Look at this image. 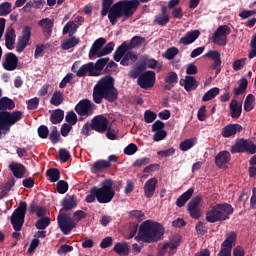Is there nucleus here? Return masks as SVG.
<instances>
[{
    "instance_id": "nucleus-1",
    "label": "nucleus",
    "mask_w": 256,
    "mask_h": 256,
    "mask_svg": "<svg viewBox=\"0 0 256 256\" xmlns=\"http://www.w3.org/2000/svg\"><path fill=\"white\" fill-rule=\"evenodd\" d=\"M113 0H103L101 15L105 17L108 15L110 23L117 24V19H127L133 17L137 7H139V0H122L114 4Z\"/></svg>"
},
{
    "instance_id": "nucleus-2",
    "label": "nucleus",
    "mask_w": 256,
    "mask_h": 256,
    "mask_svg": "<svg viewBox=\"0 0 256 256\" xmlns=\"http://www.w3.org/2000/svg\"><path fill=\"white\" fill-rule=\"evenodd\" d=\"M165 235V228L161 223L153 220L144 221L139 228L138 235L135 237V241H143V243H156L161 241Z\"/></svg>"
},
{
    "instance_id": "nucleus-3",
    "label": "nucleus",
    "mask_w": 256,
    "mask_h": 256,
    "mask_svg": "<svg viewBox=\"0 0 256 256\" xmlns=\"http://www.w3.org/2000/svg\"><path fill=\"white\" fill-rule=\"evenodd\" d=\"M118 93L115 89V80L111 76H105L101 78L94 87L93 99L99 104L106 99L113 102L117 99Z\"/></svg>"
},
{
    "instance_id": "nucleus-4",
    "label": "nucleus",
    "mask_w": 256,
    "mask_h": 256,
    "mask_svg": "<svg viewBox=\"0 0 256 256\" xmlns=\"http://www.w3.org/2000/svg\"><path fill=\"white\" fill-rule=\"evenodd\" d=\"M233 213V207L229 204H216L212 206L206 213L208 223H217V221H225Z\"/></svg>"
},
{
    "instance_id": "nucleus-5",
    "label": "nucleus",
    "mask_w": 256,
    "mask_h": 256,
    "mask_svg": "<svg viewBox=\"0 0 256 256\" xmlns=\"http://www.w3.org/2000/svg\"><path fill=\"white\" fill-rule=\"evenodd\" d=\"M98 203H111L115 197V189H113V181L105 180L101 183V187H96Z\"/></svg>"
},
{
    "instance_id": "nucleus-6",
    "label": "nucleus",
    "mask_w": 256,
    "mask_h": 256,
    "mask_svg": "<svg viewBox=\"0 0 256 256\" xmlns=\"http://www.w3.org/2000/svg\"><path fill=\"white\" fill-rule=\"evenodd\" d=\"M106 40L105 38L97 39L90 49V57H103L104 55H109L113 51L115 44L113 42L108 43L104 48Z\"/></svg>"
},
{
    "instance_id": "nucleus-7",
    "label": "nucleus",
    "mask_w": 256,
    "mask_h": 256,
    "mask_svg": "<svg viewBox=\"0 0 256 256\" xmlns=\"http://www.w3.org/2000/svg\"><path fill=\"white\" fill-rule=\"evenodd\" d=\"M122 59V60H121ZM115 61H121V65H131L137 61V55L129 51V47L126 44H122L114 54Z\"/></svg>"
},
{
    "instance_id": "nucleus-8",
    "label": "nucleus",
    "mask_w": 256,
    "mask_h": 256,
    "mask_svg": "<svg viewBox=\"0 0 256 256\" xmlns=\"http://www.w3.org/2000/svg\"><path fill=\"white\" fill-rule=\"evenodd\" d=\"M179 245H181V236L172 237L169 241L159 245L158 256H164L166 253H168L169 256L175 255Z\"/></svg>"
},
{
    "instance_id": "nucleus-9",
    "label": "nucleus",
    "mask_w": 256,
    "mask_h": 256,
    "mask_svg": "<svg viewBox=\"0 0 256 256\" xmlns=\"http://www.w3.org/2000/svg\"><path fill=\"white\" fill-rule=\"evenodd\" d=\"M25 213H27V203L20 202L19 207L13 212L11 216V223L14 230L21 231L23 223H25Z\"/></svg>"
},
{
    "instance_id": "nucleus-10",
    "label": "nucleus",
    "mask_w": 256,
    "mask_h": 256,
    "mask_svg": "<svg viewBox=\"0 0 256 256\" xmlns=\"http://www.w3.org/2000/svg\"><path fill=\"white\" fill-rule=\"evenodd\" d=\"M231 153H256V145L251 140L240 139L230 148Z\"/></svg>"
},
{
    "instance_id": "nucleus-11",
    "label": "nucleus",
    "mask_w": 256,
    "mask_h": 256,
    "mask_svg": "<svg viewBox=\"0 0 256 256\" xmlns=\"http://www.w3.org/2000/svg\"><path fill=\"white\" fill-rule=\"evenodd\" d=\"M237 241V233L230 232L226 234V239L221 244L220 252L218 256H231V251L235 247Z\"/></svg>"
},
{
    "instance_id": "nucleus-12",
    "label": "nucleus",
    "mask_w": 256,
    "mask_h": 256,
    "mask_svg": "<svg viewBox=\"0 0 256 256\" xmlns=\"http://www.w3.org/2000/svg\"><path fill=\"white\" fill-rule=\"evenodd\" d=\"M227 35H231V28L227 25L219 26L212 36V41L223 47L227 45Z\"/></svg>"
},
{
    "instance_id": "nucleus-13",
    "label": "nucleus",
    "mask_w": 256,
    "mask_h": 256,
    "mask_svg": "<svg viewBox=\"0 0 256 256\" xmlns=\"http://www.w3.org/2000/svg\"><path fill=\"white\" fill-rule=\"evenodd\" d=\"M58 226L64 235H69L75 229V222L69 215L60 212L58 215Z\"/></svg>"
},
{
    "instance_id": "nucleus-14",
    "label": "nucleus",
    "mask_w": 256,
    "mask_h": 256,
    "mask_svg": "<svg viewBox=\"0 0 256 256\" xmlns=\"http://www.w3.org/2000/svg\"><path fill=\"white\" fill-rule=\"evenodd\" d=\"M138 85L142 89H149L155 85V72L146 71L138 78Z\"/></svg>"
},
{
    "instance_id": "nucleus-15",
    "label": "nucleus",
    "mask_w": 256,
    "mask_h": 256,
    "mask_svg": "<svg viewBox=\"0 0 256 256\" xmlns=\"http://www.w3.org/2000/svg\"><path fill=\"white\" fill-rule=\"evenodd\" d=\"M201 201H203V196L198 195L188 203V211L192 219H199L201 217V209H199Z\"/></svg>"
},
{
    "instance_id": "nucleus-16",
    "label": "nucleus",
    "mask_w": 256,
    "mask_h": 256,
    "mask_svg": "<svg viewBox=\"0 0 256 256\" xmlns=\"http://www.w3.org/2000/svg\"><path fill=\"white\" fill-rule=\"evenodd\" d=\"M75 110L78 115L89 116L95 111V104L89 100H82L76 105Z\"/></svg>"
},
{
    "instance_id": "nucleus-17",
    "label": "nucleus",
    "mask_w": 256,
    "mask_h": 256,
    "mask_svg": "<svg viewBox=\"0 0 256 256\" xmlns=\"http://www.w3.org/2000/svg\"><path fill=\"white\" fill-rule=\"evenodd\" d=\"M109 127V120L103 115H99L92 120V129L98 133H104V131Z\"/></svg>"
},
{
    "instance_id": "nucleus-18",
    "label": "nucleus",
    "mask_w": 256,
    "mask_h": 256,
    "mask_svg": "<svg viewBox=\"0 0 256 256\" xmlns=\"http://www.w3.org/2000/svg\"><path fill=\"white\" fill-rule=\"evenodd\" d=\"M31 39V28L25 27L22 32V36L18 41L16 51L17 53H23L25 51V47L29 44Z\"/></svg>"
},
{
    "instance_id": "nucleus-19",
    "label": "nucleus",
    "mask_w": 256,
    "mask_h": 256,
    "mask_svg": "<svg viewBox=\"0 0 256 256\" xmlns=\"http://www.w3.org/2000/svg\"><path fill=\"white\" fill-rule=\"evenodd\" d=\"M76 75L77 77H85V75H89L90 77H98L95 70V63L90 62L88 64L82 65L77 71Z\"/></svg>"
},
{
    "instance_id": "nucleus-20",
    "label": "nucleus",
    "mask_w": 256,
    "mask_h": 256,
    "mask_svg": "<svg viewBox=\"0 0 256 256\" xmlns=\"http://www.w3.org/2000/svg\"><path fill=\"white\" fill-rule=\"evenodd\" d=\"M229 161H231V154L228 151L220 152L215 158V164L219 169H227Z\"/></svg>"
},
{
    "instance_id": "nucleus-21",
    "label": "nucleus",
    "mask_w": 256,
    "mask_h": 256,
    "mask_svg": "<svg viewBox=\"0 0 256 256\" xmlns=\"http://www.w3.org/2000/svg\"><path fill=\"white\" fill-rule=\"evenodd\" d=\"M19 63V58L13 53H8L5 57L3 67L6 71H15L17 69V64Z\"/></svg>"
},
{
    "instance_id": "nucleus-22",
    "label": "nucleus",
    "mask_w": 256,
    "mask_h": 256,
    "mask_svg": "<svg viewBox=\"0 0 256 256\" xmlns=\"http://www.w3.org/2000/svg\"><path fill=\"white\" fill-rule=\"evenodd\" d=\"M157 178H150L144 184V195L147 199H151L155 195V190L157 189Z\"/></svg>"
},
{
    "instance_id": "nucleus-23",
    "label": "nucleus",
    "mask_w": 256,
    "mask_h": 256,
    "mask_svg": "<svg viewBox=\"0 0 256 256\" xmlns=\"http://www.w3.org/2000/svg\"><path fill=\"white\" fill-rule=\"evenodd\" d=\"M240 131H243V127L239 124H229L222 130V137L225 139L229 137H233V135H237V133H240Z\"/></svg>"
},
{
    "instance_id": "nucleus-24",
    "label": "nucleus",
    "mask_w": 256,
    "mask_h": 256,
    "mask_svg": "<svg viewBox=\"0 0 256 256\" xmlns=\"http://www.w3.org/2000/svg\"><path fill=\"white\" fill-rule=\"evenodd\" d=\"M199 35H201L199 30L189 31L180 39V43L181 45H191V43H195L199 39Z\"/></svg>"
},
{
    "instance_id": "nucleus-25",
    "label": "nucleus",
    "mask_w": 256,
    "mask_h": 256,
    "mask_svg": "<svg viewBox=\"0 0 256 256\" xmlns=\"http://www.w3.org/2000/svg\"><path fill=\"white\" fill-rule=\"evenodd\" d=\"M80 41L81 40L79 38L73 35H69V38H66L63 40L61 44V49H63L64 51H69V49H73V47H77Z\"/></svg>"
},
{
    "instance_id": "nucleus-26",
    "label": "nucleus",
    "mask_w": 256,
    "mask_h": 256,
    "mask_svg": "<svg viewBox=\"0 0 256 256\" xmlns=\"http://www.w3.org/2000/svg\"><path fill=\"white\" fill-rule=\"evenodd\" d=\"M243 111V105L237 100H232L230 103V113L232 119H239Z\"/></svg>"
},
{
    "instance_id": "nucleus-27",
    "label": "nucleus",
    "mask_w": 256,
    "mask_h": 256,
    "mask_svg": "<svg viewBox=\"0 0 256 256\" xmlns=\"http://www.w3.org/2000/svg\"><path fill=\"white\" fill-rule=\"evenodd\" d=\"M180 85H183L186 91H194L198 86L197 80L192 76H186L185 79H181Z\"/></svg>"
},
{
    "instance_id": "nucleus-28",
    "label": "nucleus",
    "mask_w": 256,
    "mask_h": 256,
    "mask_svg": "<svg viewBox=\"0 0 256 256\" xmlns=\"http://www.w3.org/2000/svg\"><path fill=\"white\" fill-rule=\"evenodd\" d=\"M9 169L12 171L14 177L23 179V176L25 175V166H23V164L13 162L9 165Z\"/></svg>"
},
{
    "instance_id": "nucleus-29",
    "label": "nucleus",
    "mask_w": 256,
    "mask_h": 256,
    "mask_svg": "<svg viewBox=\"0 0 256 256\" xmlns=\"http://www.w3.org/2000/svg\"><path fill=\"white\" fill-rule=\"evenodd\" d=\"M40 27H42L43 33L46 35V37H49L51 33L53 32V21L49 18L42 19L39 22Z\"/></svg>"
},
{
    "instance_id": "nucleus-30",
    "label": "nucleus",
    "mask_w": 256,
    "mask_h": 256,
    "mask_svg": "<svg viewBox=\"0 0 256 256\" xmlns=\"http://www.w3.org/2000/svg\"><path fill=\"white\" fill-rule=\"evenodd\" d=\"M194 191L195 190L193 188H189L186 192H184L176 201L177 207H184L185 203H187V201L193 197Z\"/></svg>"
},
{
    "instance_id": "nucleus-31",
    "label": "nucleus",
    "mask_w": 256,
    "mask_h": 256,
    "mask_svg": "<svg viewBox=\"0 0 256 256\" xmlns=\"http://www.w3.org/2000/svg\"><path fill=\"white\" fill-rule=\"evenodd\" d=\"M178 79H179V77L177 76V73L169 72L166 75V78H165V83H166L165 88L166 89H173V87H175Z\"/></svg>"
},
{
    "instance_id": "nucleus-32",
    "label": "nucleus",
    "mask_w": 256,
    "mask_h": 256,
    "mask_svg": "<svg viewBox=\"0 0 256 256\" xmlns=\"http://www.w3.org/2000/svg\"><path fill=\"white\" fill-rule=\"evenodd\" d=\"M205 57L208 59L214 60L213 68L217 69L221 65V53L219 51L210 50L208 53L205 54Z\"/></svg>"
},
{
    "instance_id": "nucleus-33",
    "label": "nucleus",
    "mask_w": 256,
    "mask_h": 256,
    "mask_svg": "<svg viewBox=\"0 0 256 256\" xmlns=\"http://www.w3.org/2000/svg\"><path fill=\"white\" fill-rule=\"evenodd\" d=\"M114 251L118 255H129V244L127 242H119L114 245Z\"/></svg>"
},
{
    "instance_id": "nucleus-34",
    "label": "nucleus",
    "mask_w": 256,
    "mask_h": 256,
    "mask_svg": "<svg viewBox=\"0 0 256 256\" xmlns=\"http://www.w3.org/2000/svg\"><path fill=\"white\" fill-rule=\"evenodd\" d=\"M6 47L7 49H13L15 45V38L17 37L15 35V30L13 28H9L6 32Z\"/></svg>"
},
{
    "instance_id": "nucleus-35",
    "label": "nucleus",
    "mask_w": 256,
    "mask_h": 256,
    "mask_svg": "<svg viewBox=\"0 0 256 256\" xmlns=\"http://www.w3.org/2000/svg\"><path fill=\"white\" fill-rule=\"evenodd\" d=\"M11 109H15V102L13 100L3 97L0 99V111H11Z\"/></svg>"
},
{
    "instance_id": "nucleus-36",
    "label": "nucleus",
    "mask_w": 256,
    "mask_h": 256,
    "mask_svg": "<svg viewBox=\"0 0 256 256\" xmlns=\"http://www.w3.org/2000/svg\"><path fill=\"white\" fill-rule=\"evenodd\" d=\"M195 145H197V138H189L182 141L179 148L180 151H189V149H192Z\"/></svg>"
},
{
    "instance_id": "nucleus-37",
    "label": "nucleus",
    "mask_w": 256,
    "mask_h": 256,
    "mask_svg": "<svg viewBox=\"0 0 256 256\" xmlns=\"http://www.w3.org/2000/svg\"><path fill=\"white\" fill-rule=\"evenodd\" d=\"M64 117H65V112H63V110L61 109H57L52 113L50 117V121L51 123H53V125H57L58 123H61V121H63Z\"/></svg>"
},
{
    "instance_id": "nucleus-38",
    "label": "nucleus",
    "mask_w": 256,
    "mask_h": 256,
    "mask_svg": "<svg viewBox=\"0 0 256 256\" xmlns=\"http://www.w3.org/2000/svg\"><path fill=\"white\" fill-rule=\"evenodd\" d=\"M77 29H79V25L73 21H70L64 26L62 33L63 35H67V33H69V35H73L77 33Z\"/></svg>"
},
{
    "instance_id": "nucleus-39",
    "label": "nucleus",
    "mask_w": 256,
    "mask_h": 256,
    "mask_svg": "<svg viewBox=\"0 0 256 256\" xmlns=\"http://www.w3.org/2000/svg\"><path fill=\"white\" fill-rule=\"evenodd\" d=\"M255 107V96L253 94H249L244 101V111L249 113V111H253Z\"/></svg>"
},
{
    "instance_id": "nucleus-40",
    "label": "nucleus",
    "mask_w": 256,
    "mask_h": 256,
    "mask_svg": "<svg viewBox=\"0 0 256 256\" xmlns=\"http://www.w3.org/2000/svg\"><path fill=\"white\" fill-rule=\"evenodd\" d=\"M50 103L54 105V107H59V105L63 103V92L55 91L50 99Z\"/></svg>"
},
{
    "instance_id": "nucleus-41",
    "label": "nucleus",
    "mask_w": 256,
    "mask_h": 256,
    "mask_svg": "<svg viewBox=\"0 0 256 256\" xmlns=\"http://www.w3.org/2000/svg\"><path fill=\"white\" fill-rule=\"evenodd\" d=\"M247 79L242 78L239 81V86L237 88L234 89V94L236 97H239V95H243V93H245V91L247 90Z\"/></svg>"
},
{
    "instance_id": "nucleus-42",
    "label": "nucleus",
    "mask_w": 256,
    "mask_h": 256,
    "mask_svg": "<svg viewBox=\"0 0 256 256\" xmlns=\"http://www.w3.org/2000/svg\"><path fill=\"white\" fill-rule=\"evenodd\" d=\"M217 95H219V88L214 87L205 93V95L202 98V101H211L212 99H215Z\"/></svg>"
},
{
    "instance_id": "nucleus-43",
    "label": "nucleus",
    "mask_w": 256,
    "mask_h": 256,
    "mask_svg": "<svg viewBox=\"0 0 256 256\" xmlns=\"http://www.w3.org/2000/svg\"><path fill=\"white\" fill-rule=\"evenodd\" d=\"M169 22V15H167L165 13V10H164V13L163 14H159L156 16L155 20H154V23H156L157 25H161V27H165V25Z\"/></svg>"
},
{
    "instance_id": "nucleus-44",
    "label": "nucleus",
    "mask_w": 256,
    "mask_h": 256,
    "mask_svg": "<svg viewBox=\"0 0 256 256\" xmlns=\"http://www.w3.org/2000/svg\"><path fill=\"white\" fill-rule=\"evenodd\" d=\"M63 209L66 211H70V209H73L77 205V202L75 201V198L70 197L63 200Z\"/></svg>"
},
{
    "instance_id": "nucleus-45",
    "label": "nucleus",
    "mask_w": 256,
    "mask_h": 256,
    "mask_svg": "<svg viewBox=\"0 0 256 256\" xmlns=\"http://www.w3.org/2000/svg\"><path fill=\"white\" fill-rule=\"evenodd\" d=\"M47 176L52 183H56L58 179H60L59 170L55 168H51L47 171Z\"/></svg>"
},
{
    "instance_id": "nucleus-46",
    "label": "nucleus",
    "mask_w": 256,
    "mask_h": 256,
    "mask_svg": "<svg viewBox=\"0 0 256 256\" xmlns=\"http://www.w3.org/2000/svg\"><path fill=\"white\" fill-rule=\"evenodd\" d=\"M50 224H51V219H49V217L40 218L36 222V228L37 229H47V227H49Z\"/></svg>"
},
{
    "instance_id": "nucleus-47",
    "label": "nucleus",
    "mask_w": 256,
    "mask_h": 256,
    "mask_svg": "<svg viewBox=\"0 0 256 256\" xmlns=\"http://www.w3.org/2000/svg\"><path fill=\"white\" fill-rule=\"evenodd\" d=\"M107 65V60L100 59L94 64V70L96 71V75H101V71L105 68Z\"/></svg>"
},
{
    "instance_id": "nucleus-48",
    "label": "nucleus",
    "mask_w": 256,
    "mask_h": 256,
    "mask_svg": "<svg viewBox=\"0 0 256 256\" xmlns=\"http://www.w3.org/2000/svg\"><path fill=\"white\" fill-rule=\"evenodd\" d=\"M108 167H111V163H109V161L106 160H99L95 162L93 166L95 171H101V169H107Z\"/></svg>"
},
{
    "instance_id": "nucleus-49",
    "label": "nucleus",
    "mask_w": 256,
    "mask_h": 256,
    "mask_svg": "<svg viewBox=\"0 0 256 256\" xmlns=\"http://www.w3.org/2000/svg\"><path fill=\"white\" fill-rule=\"evenodd\" d=\"M157 119V114L151 110H146L144 112V121L145 123H153Z\"/></svg>"
},
{
    "instance_id": "nucleus-50",
    "label": "nucleus",
    "mask_w": 256,
    "mask_h": 256,
    "mask_svg": "<svg viewBox=\"0 0 256 256\" xmlns=\"http://www.w3.org/2000/svg\"><path fill=\"white\" fill-rule=\"evenodd\" d=\"M176 55H179V49H177L175 47L169 48L164 53L165 59H168L169 61H171V59H173Z\"/></svg>"
},
{
    "instance_id": "nucleus-51",
    "label": "nucleus",
    "mask_w": 256,
    "mask_h": 256,
    "mask_svg": "<svg viewBox=\"0 0 256 256\" xmlns=\"http://www.w3.org/2000/svg\"><path fill=\"white\" fill-rule=\"evenodd\" d=\"M146 65L149 69H158V71H161V67H163V64L155 59H148Z\"/></svg>"
},
{
    "instance_id": "nucleus-52",
    "label": "nucleus",
    "mask_w": 256,
    "mask_h": 256,
    "mask_svg": "<svg viewBox=\"0 0 256 256\" xmlns=\"http://www.w3.org/2000/svg\"><path fill=\"white\" fill-rule=\"evenodd\" d=\"M11 13V3L4 2L0 4V16L9 15Z\"/></svg>"
},
{
    "instance_id": "nucleus-53",
    "label": "nucleus",
    "mask_w": 256,
    "mask_h": 256,
    "mask_svg": "<svg viewBox=\"0 0 256 256\" xmlns=\"http://www.w3.org/2000/svg\"><path fill=\"white\" fill-rule=\"evenodd\" d=\"M247 61V58H241L234 61L232 67L234 71H241L243 67H245V63Z\"/></svg>"
},
{
    "instance_id": "nucleus-54",
    "label": "nucleus",
    "mask_w": 256,
    "mask_h": 256,
    "mask_svg": "<svg viewBox=\"0 0 256 256\" xmlns=\"http://www.w3.org/2000/svg\"><path fill=\"white\" fill-rule=\"evenodd\" d=\"M157 155H159V157H161L162 159H165L167 157H173V155H175V148L158 151Z\"/></svg>"
},
{
    "instance_id": "nucleus-55",
    "label": "nucleus",
    "mask_w": 256,
    "mask_h": 256,
    "mask_svg": "<svg viewBox=\"0 0 256 256\" xmlns=\"http://www.w3.org/2000/svg\"><path fill=\"white\" fill-rule=\"evenodd\" d=\"M69 189V185L67 184V182L60 180L57 184V191L58 193H60L61 195L67 193V190Z\"/></svg>"
},
{
    "instance_id": "nucleus-56",
    "label": "nucleus",
    "mask_w": 256,
    "mask_h": 256,
    "mask_svg": "<svg viewBox=\"0 0 256 256\" xmlns=\"http://www.w3.org/2000/svg\"><path fill=\"white\" fill-rule=\"evenodd\" d=\"M97 199V187H93L90 190V194L86 196V203H93Z\"/></svg>"
},
{
    "instance_id": "nucleus-57",
    "label": "nucleus",
    "mask_w": 256,
    "mask_h": 256,
    "mask_svg": "<svg viewBox=\"0 0 256 256\" xmlns=\"http://www.w3.org/2000/svg\"><path fill=\"white\" fill-rule=\"evenodd\" d=\"M66 122L69 123V125H75L77 123V114L73 111L68 112L66 115Z\"/></svg>"
},
{
    "instance_id": "nucleus-58",
    "label": "nucleus",
    "mask_w": 256,
    "mask_h": 256,
    "mask_svg": "<svg viewBox=\"0 0 256 256\" xmlns=\"http://www.w3.org/2000/svg\"><path fill=\"white\" fill-rule=\"evenodd\" d=\"M141 45H145V38H141L139 36L132 38L131 40L132 47H141Z\"/></svg>"
},
{
    "instance_id": "nucleus-59",
    "label": "nucleus",
    "mask_w": 256,
    "mask_h": 256,
    "mask_svg": "<svg viewBox=\"0 0 256 256\" xmlns=\"http://www.w3.org/2000/svg\"><path fill=\"white\" fill-rule=\"evenodd\" d=\"M39 107V98L34 97L27 101V108L29 110L37 109Z\"/></svg>"
},
{
    "instance_id": "nucleus-60",
    "label": "nucleus",
    "mask_w": 256,
    "mask_h": 256,
    "mask_svg": "<svg viewBox=\"0 0 256 256\" xmlns=\"http://www.w3.org/2000/svg\"><path fill=\"white\" fill-rule=\"evenodd\" d=\"M59 157H60V160L63 161V163H66V161H69V157H71V153H69L67 149L62 148L59 150Z\"/></svg>"
},
{
    "instance_id": "nucleus-61",
    "label": "nucleus",
    "mask_w": 256,
    "mask_h": 256,
    "mask_svg": "<svg viewBox=\"0 0 256 256\" xmlns=\"http://www.w3.org/2000/svg\"><path fill=\"white\" fill-rule=\"evenodd\" d=\"M154 133L155 134L153 136V141H156V142L163 141V139L167 137V132L165 130H160Z\"/></svg>"
},
{
    "instance_id": "nucleus-62",
    "label": "nucleus",
    "mask_w": 256,
    "mask_h": 256,
    "mask_svg": "<svg viewBox=\"0 0 256 256\" xmlns=\"http://www.w3.org/2000/svg\"><path fill=\"white\" fill-rule=\"evenodd\" d=\"M71 251H73V246L64 244L60 246L57 253L58 255H63L65 253H71Z\"/></svg>"
},
{
    "instance_id": "nucleus-63",
    "label": "nucleus",
    "mask_w": 256,
    "mask_h": 256,
    "mask_svg": "<svg viewBox=\"0 0 256 256\" xmlns=\"http://www.w3.org/2000/svg\"><path fill=\"white\" fill-rule=\"evenodd\" d=\"M59 139H61V136L59 135V132H57V127H53L50 134V140L53 143H59Z\"/></svg>"
},
{
    "instance_id": "nucleus-64",
    "label": "nucleus",
    "mask_w": 256,
    "mask_h": 256,
    "mask_svg": "<svg viewBox=\"0 0 256 256\" xmlns=\"http://www.w3.org/2000/svg\"><path fill=\"white\" fill-rule=\"evenodd\" d=\"M137 149V145L131 143L124 149V153L125 155H135Z\"/></svg>"
}]
</instances>
